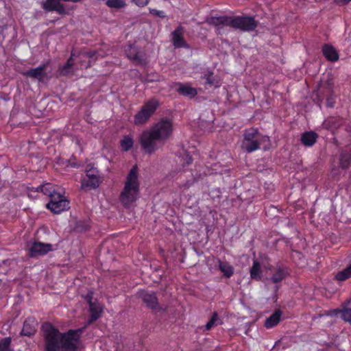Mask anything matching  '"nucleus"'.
Segmentation results:
<instances>
[{
	"mask_svg": "<svg viewBox=\"0 0 351 351\" xmlns=\"http://www.w3.org/2000/svg\"><path fill=\"white\" fill-rule=\"evenodd\" d=\"M206 80V83L210 86H213L215 84V78L214 73L212 71H207L202 77Z\"/></svg>",
	"mask_w": 351,
	"mask_h": 351,
	"instance_id": "nucleus-35",
	"label": "nucleus"
},
{
	"mask_svg": "<svg viewBox=\"0 0 351 351\" xmlns=\"http://www.w3.org/2000/svg\"><path fill=\"white\" fill-rule=\"evenodd\" d=\"M75 159H69L67 160V165L66 166L69 167H73V168H78L79 167H80V164L76 162L75 161Z\"/></svg>",
	"mask_w": 351,
	"mask_h": 351,
	"instance_id": "nucleus-44",
	"label": "nucleus"
},
{
	"mask_svg": "<svg viewBox=\"0 0 351 351\" xmlns=\"http://www.w3.org/2000/svg\"><path fill=\"white\" fill-rule=\"evenodd\" d=\"M66 64H69V65H71L73 67L74 59H72V57H69V58L66 60Z\"/></svg>",
	"mask_w": 351,
	"mask_h": 351,
	"instance_id": "nucleus-49",
	"label": "nucleus"
},
{
	"mask_svg": "<svg viewBox=\"0 0 351 351\" xmlns=\"http://www.w3.org/2000/svg\"><path fill=\"white\" fill-rule=\"evenodd\" d=\"M45 351H60L62 332L50 323L42 326Z\"/></svg>",
	"mask_w": 351,
	"mask_h": 351,
	"instance_id": "nucleus-3",
	"label": "nucleus"
},
{
	"mask_svg": "<svg viewBox=\"0 0 351 351\" xmlns=\"http://www.w3.org/2000/svg\"><path fill=\"white\" fill-rule=\"evenodd\" d=\"M250 273L252 279L256 280H260L261 279V266L260 262L258 260L254 259L253 261V265L250 268Z\"/></svg>",
	"mask_w": 351,
	"mask_h": 351,
	"instance_id": "nucleus-25",
	"label": "nucleus"
},
{
	"mask_svg": "<svg viewBox=\"0 0 351 351\" xmlns=\"http://www.w3.org/2000/svg\"><path fill=\"white\" fill-rule=\"evenodd\" d=\"M48 65V62L43 63L36 68L30 69L26 71L23 72L22 75L24 77H29L33 80H37L38 81L41 82L46 75L45 71Z\"/></svg>",
	"mask_w": 351,
	"mask_h": 351,
	"instance_id": "nucleus-13",
	"label": "nucleus"
},
{
	"mask_svg": "<svg viewBox=\"0 0 351 351\" xmlns=\"http://www.w3.org/2000/svg\"><path fill=\"white\" fill-rule=\"evenodd\" d=\"M81 0H62V1L64 2H73V3H77L80 1Z\"/></svg>",
	"mask_w": 351,
	"mask_h": 351,
	"instance_id": "nucleus-51",
	"label": "nucleus"
},
{
	"mask_svg": "<svg viewBox=\"0 0 351 351\" xmlns=\"http://www.w3.org/2000/svg\"><path fill=\"white\" fill-rule=\"evenodd\" d=\"M90 228V219L79 220L75 222L74 230L77 232H84Z\"/></svg>",
	"mask_w": 351,
	"mask_h": 351,
	"instance_id": "nucleus-28",
	"label": "nucleus"
},
{
	"mask_svg": "<svg viewBox=\"0 0 351 351\" xmlns=\"http://www.w3.org/2000/svg\"><path fill=\"white\" fill-rule=\"evenodd\" d=\"M232 16H211L206 19V22L213 26L217 27V34H221V25L230 27V21Z\"/></svg>",
	"mask_w": 351,
	"mask_h": 351,
	"instance_id": "nucleus-15",
	"label": "nucleus"
},
{
	"mask_svg": "<svg viewBox=\"0 0 351 351\" xmlns=\"http://www.w3.org/2000/svg\"><path fill=\"white\" fill-rule=\"evenodd\" d=\"M192 162L193 158L190 155V153L184 150L182 156H180V162H182V165L184 167L186 165H190Z\"/></svg>",
	"mask_w": 351,
	"mask_h": 351,
	"instance_id": "nucleus-34",
	"label": "nucleus"
},
{
	"mask_svg": "<svg viewBox=\"0 0 351 351\" xmlns=\"http://www.w3.org/2000/svg\"><path fill=\"white\" fill-rule=\"evenodd\" d=\"M350 1H351V0H335V3L339 5H345Z\"/></svg>",
	"mask_w": 351,
	"mask_h": 351,
	"instance_id": "nucleus-47",
	"label": "nucleus"
},
{
	"mask_svg": "<svg viewBox=\"0 0 351 351\" xmlns=\"http://www.w3.org/2000/svg\"><path fill=\"white\" fill-rule=\"evenodd\" d=\"M210 322H212V324L215 326V325H217L218 324H221V322L219 320V317H218V314L217 312H214L209 320Z\"/></svg>",
	"mask_w": 351,
	"mask_h": 351,
	"instance_id": "nucleus-40",
	"label": "nucleus"
},
{
	"mask_svg": "<svg viewBox=\"0 0 351 351\" xmlns=\"http://www.w3.org/2000/svg\"><path fill=\"white\" fill-rule=\"evenodd\" d=\"M85 300L87 302L88 305H90V304H94L95 302H93V292L91 291H89L86 295L84 297Z\"/></svg>",
	"mask_w": 351,
	"mask_h": 351,
	"instance_id": "nucleus-42",
	"label": "nucleus"
},
{
	"mask_svg": "<svg viewBox=\"0 0 351 351\" xmlns=\"http://www.w3.org/2000/svg\"><path fill=\"white\" fill-rule=\"evenodd\" d=\"M210 322H212V324L215 326V325H217L218 324H221V322L219 320V317H218V314L217 312H214L209 320Z\"/></svg>",
	"mask_w": 351,
	"mask_h": 351,
	"instance_id": "nucleus-39",
	"label": "nucleus"
},
{
	"mask_svg": "<svg viewBox=\"0 0 351 351\" xmlns=\"http://www.w3.org/2000/svg\"><path fill=\"white\" fill-rule=\"evenodd\" d=\"M322 53L326 60L336 62L339 60V54L335 47L329 44H324L322 47Z\"/></svg>",
	"mask_w": 351,
	"mask_h": 351,
	"instance_id": "nucleus-18",
	"label": "nucleus"
},
{
	"mask_svg": "<svg viewBox=\"0 0 351 351\" xmlns=\"http://www.w3.org/2000/svg\"><path fill=\"white\" fill-rule=\"evenodd\" d=\"M242 148L247 153L257 150L260 147V133L256 128H251L245 131Z\"/></svg>",
	"mask_w": 351,
	"mask_h": 351,
	"instance_id": "nucleus-9",
	"label": "nucleus"
},
{
	"mask_svg": "<svg viewBox=\"0 0 351 351\" xmlns=\"http://www.w3.org/2000/svg\"><path fill=\"white\" fill-rule=\"evenodd\" d=\"M133 1L138 6H141V7L145 6L149 2V0H133Z\"/></svg>",
	"mask_w": 351,
	"mask_h": 351,
	"instance_id": "nucleus-45",
	"label": "nucleus"
},
{
	"mask_svg": "<svg viewBox=\"0 0 351 351\" xmlns=\"http://www.w3.org/2000/svg\"><path fill=\"white\" fill-rule=\"evenodd\" d=\"M177 92L179 95L188 97L191 99L195 97L197 94L196 88L182 83H178Z\"/></svg>",
	"mask_w": 351,
	"mask_h": 351,
	"instance_id": "nucleus-20",
	"label": "nucleus"
},
{
	"mask_svg": "<svg viewBox=\"0 0 351 351\" xmlns=\"http://www.w3.org/2000/svg\"><path fill=\"white\" fill-rule=\"evenodd\" d=\"M158 106L159 101L156 98L148 100L142 106L141 110L134 116V124L138 125L145 123L155 112Z\"/></svg>",
	"mask_w": 351,
	"mask_h": 351,
	"instance_id": "nucleus-6",
	"label": "nucleus"
},
{
	"mask_svg": "<svg viewBox=\"0 0 351 351\" xmlns=\"http://www.w3.org/2000/svg\"><path fill=\"white\" fill-rule=\"evenodd\" d=\"M324 99H326V106L328 107V108H333L334 107V105H335V98H334V95H330V96H326V97H325Z\"/></svg>",
	"mask_w": 351,
	"mask_h": 351,
	"instance_id": "nucleus-38",
	"label": "nucleus"
},
{
	"mask_svg": "<svg viewBox=\"0 0 351 351\" xmlns=\"http://www.w3.org/2000/svg\"><path fill=\"white\" fill-rule=\"evenodd\" d=\"M339 312L342 319L350 323L351 325V308L344 307L343 309L340 310Z\"/></svg>",
	"mask_w": 351,
	"mask_h": 351,
	"instance_id": "nucleus-33",
	"label": "nucleus"
},
{
	"mask_svg": "<svg viewBox=\"0 0 351 351\" xmlns=\"http://www.w3.org/2000/svg\"><path fill=\"white\" fill-rule=\"evenodd\" d=\"M318 134L313 131L304 132L301 134L300 141L306 147L313 146L317 140Z\"/></svg>",
	"mask_w": 351,
	"mask_h": 351,
	"instance_id": "nucleus-19",
	"label": "nucleus"
},
{
	"mask_svg": "<svg viewBox=\"0 0 351 351\" xmlns=\"http://www.w3.org/2000/svg\"><path fill=\"white\" fill-rule=\"evenodd\" d=\"M172 130L171 121L162 119L149 130L143 131L138 139L142 150L147 154H153L164 145Z\"/></svg>",
	"mask_w": 351,
	"mask_h": 351,
	"instance_id": "nucleus-1",
	"label": "nucleus"
},
{
	"mask_svg": "<svg viewBox=\"0 0 351 351\" xmlns=\"http://www.w3.org/2000/svg\"><path fill=\"white\" fill-rule=\"evenodd\" d=\"M106 4L109 8L119 9L125 6L124 0H107Z\"/></svg>",
	"mask_w": 351,
	"mask_h": 351,
	"instance_id": "nucleus-31",
	"label": "nucleus"
},
{
	"mask_svg": "<svg viewBox=\"0 0 351 351\" xmlns=\"http://www.w3.org/2000/svg\"><path fill=\"white\" fill-rule=\"evenodd\" d=\"M12 339L11 337H5L0 341V351H11Z\"/></svg>",
	"mask_w": 351,
	"mask_h": 351,
	"instance_id": "nucleus-32",
	"label": "nucleus"
},
{
	"mask_svg": "<svg viewBox=\"0 0 351 351\" xmlns=\"http://www.w3.org/2000/svg\"><path fill=\"white\" fill-rule=\"evenodd\" d=\"M351 165V154L347 151H342L339 156V165L342 169H347Z\"/></svg>",
	"mask_w": 351,
	"mask_h": 351,
	"instance_id": "nucleus-26",
	"label": "nucleus"
},
{
	"mask_svg": "<svg viewBox=\"0 0 351 351\" xmlns=\"http://www.w3.org/2000/svg\"><path fill=\"white\" fill-rule=\"evenodd\" d=\"M219 269L226 278H230L234 274V268L227 262L219 260Z\"/></svg>",
	"mask_w": 351,
	"mask_h": 351,
	"instance_id": "nucleus-27",
	"label": "nucleus"
},
{
	"mask_svg": "<svg viewBox=\"0 0 351 351\" xmlns=\"http://www.w3.org/2000/svg\"><path fill=\"white\" fill-rule=\"evenodd\" d=\"M73 66L69 64H64V65L58 68L59 75L61 76H67L69 74L73 73Z\"/></svg>",
	"mask_w": 351,
	"mask_h": 351,
	"instance_id": "nucleus-30",
	"label": "nucleus"
},
{
	"mask_svg": "<svg viewBox=\"0 0 351 351\" xmlns=\"http://www.w3.org/2000/svg\"><path fill=\"white\" fill-rule=\"evenodd\" d=\"M134 145V141L132 137L125 136L121 141V147L123 151H129Z\"/></svg>",
	"mask_w": 351,
	"mask_h": 351,
	"instance_id": "nucleus-29",
	"label": "nucleus"
},
{
	"mask_svg": "<svg viewBox=\"0 0 351 351\" xmlns=\"http://www.w3.org/2000/svg\"><path fill=\"white\" fill-rule=\"evenodd\" d=\"M86 326L62 332L60 351H80L79 343Z\"/></svg>",
	"mask_w": 351,
	"mask_h": 351,
	"instance_id": "nucleus-5",
	"label": "nucleus"
},
{
	"mask_svg": "<svg viewBox=\"0 0 351 351\" xmlns=\"http://www.w3.org/2000/svg\"><path fill=\"white\" fill-rule=\"evenodd\" d=\"M345 273L349 275L350 278H351V263L347 266L345 269H343Z\"/></svg>",
	"mask_w": 351,
	"mask_h": 351,
	"instance_id": "nucleus-48",
	"label": "nucleus"
},
{
	"mask_svg": "<svg viewBox=\"0 0 351 351\" xmlns=\"http://www.w3.org/2000/svg\"><path fill=\"white\" fill-rule=\"evenodd\" d=\"M53 250L52 245L41 242H34L29 248V256H43Z\"/></svg>",
	"mask_w": 351,
	"mask_h": 351,
	"instance_id": "nucleus-12",
	"label": "nucleus"
},
{
	"mask_svg": "<svg viewBox=\"0 0 351 351\" xmlns=\"http://www.w3.org/2000/svg\"><path fill=\"white\" fill-rule=\"evenodd\" d=\"M89 311L90 316L87 321L88 325L100 317L102 310L98 304L94 303L89 305Z\"/></svg>",
	"mask_w": 351,
	"mask_h": 351,
	"instance_id": "nucleus-23",
	"label": "nucleus"
},
{
	"mask_svg": "<svg viewBox=\"0 0 351 351\" xmlns=\"http://www.w3.org/2000/svg\"><path fill=\"white\" fill-rule=\"evenodd\" d=\"M86 176L87 179L81 181L80 189L82 190L96 189L102 182L99 171L90 165L86 169Z\"/></svg>",
	"mask_w": 351,
	"mask_h": 351,
	"instance_id": "nucleus-8",
	"label": "nucleus"
},
{
	"mask_svg": "<svg viewBox=\"0 0 351 351\" xmlns=\"http://www.w3.org/2000/svg\"><path fill=\"white\" fill-rule=\"evenodd\" d=\"M96 51H89L84 53L83 55L87 58H93L96 55Z\"/></svg>",
	"mask_w": 351,
	"mask_h": 351,
	"instance_id": "nucleus-46",
	"label": "nucleus"
},
{
	"mask_svg": "<svg viewBox=\"0 0 351 351\" xmlns=\"http://www.w3.org/2000/svg\"><path fill=\"white\" fill-rule=\"evenodd\" d=\"M11 260L5 258L3 254L0 252V267L3 265H10Z\"/></svg>",
	"mask_w": 351,
	"mask_h": 351,
	"instance_id": "nucleus-43",
	"label": "nucleus"
},
{
	"mask_svg": "<svg viewBox=\"0 0 351 351\" xmlns=\"http://www.w3.org/2000/svg\"><path fill=\"white\" fill-rule=\"evenodd\" d=\"M47 208L54 214H60L69 208V202L59 193L50 199L47 204Z\"/></svg>",
	"mask_w": 351,
	"mask_h": 351,
	"instance_id": "nucleus-11",
	"label": "nucleus"
},
{
	"mask_svg": "<svg viewBox=\"0 0 351 351\" xmlns=\"http://www.w3.org/2000/svg\"><path fill=\"white\" fill-rule=\"evenodd\" d=\"M230 22V27L247 32L255 30L258 25L254 17L250 16H233Z\"/></svg>",
	"mask_w": 351,
	"mask_h": 351,
	"instance_id": "nucleus-7",
	"label": "nucleus"
},
{
	"mask_svg": "<svg viewBox=\"0 0 351 351\" xmlns=\"http://www.w3.org/2000/svg\"><path fill=\"white\" fill-rule=\"evenodd\" d=\"M149 12H150V14L157 16L162 19L165 17V14L163 11L158 10L156 9H150Z\"/></svg>",
	"mask_w": 351,
	"mask_h": 351,
	"instance_id": "nucleus-41",
	"label": "nucleus"
},
{
	"mask_svg": "<svg viewBox=\"0 0 351 351\" xmlns=\"http://www.w3.org/2000/svg\"><path fill=\"white\" fill-rule=\"evenodd\" d=\"M314 102L321 108L322 104L326 96L333 95V83L331 80H327L326 82L318 84L317 89L315 91Z\"/></svg>",
	"mask_w": 351,
	"mask_h": 351,
	"instance_id": "nucleus-10",
	"label": "nucleus"
},
{
	"mask_svg": "<svg viewBox=\"0 0 351 351\" xmlns=\"http://www.w3.org/2000/svg\"><path fill=\"white\" fill-rule=\"evenodd\" d=\"M282 316V311L280 310H276L265 322V327L271 328L276 326L280 321Z\"/></svg>",
	"mask_w": 351,
	"mask_h": 351,
	"instance_id": "nucleus-22",
	"label": "nucleus"
},
{
	"mask_svg": "<svg viewBox=\"0 0 351 351\" xmlns=\"http://www.w3.org/2000/svg\"><path fill=\"white\" fill-rule=\"evenodd\" d=\"M184 27L182 25H179L176 29L171 33V40L175 48H185L189 49V45L185 41L184 37Z\"/></svg>",
	"mask_w": 351,
	"mask_h": 351,
	"instance_id": "nucleus-14",
	"label": "nucleus"
},
{
	"mask_svg": "<svg viewBox=\"0 0 351 351\" xmlns=\"http://www.w3.org/2000/svg\"><path fill=\"white\" fill-rule=\"evenodd\" d=\"M38 322L34 317H28L24 321L21 336L32 337L35 335L37 330Z\"/></svg>",
	"mask_w": 351,
	"mask_h": 351,
	"instance_id": "nucleus-16",
	"label": "nucleus"
},
{
	"mask_svg": "<svg viewBox=\"0 0 351 351\" xmlns=\"http://www.w3.org/2000/svg\"><path fill=\"white\" fill-rule=\"evenodd\" d=\"M140 184L138 180V167L133 166L126 177L124 187L119 195L122 205L129 208L139 197Z\"/></svg>",
	"mask_w": 351,
	"mask_h": 351,
	"instance_id": "nucleus-2",
	"label": "nucleus"
},
{
	"mask_svg": "<svg viewBox=\"0 0 351 351\" xmlns=\"http://www.w3.org/2000/svg\"><path fill=\"white\" fill-rule=\"evenodd\" d=\"M136 296L141 300L143 305L154 313L165 312L167 310V306L160 304L156 293L153 291L140 289Z\"/></svg>",
	"mask_w": 351,
	"mask_h": 351,
	"instance_id": "nucleus-4",
	"label": "nucleus"
},
{
	"mask_svg": "<svg viewBox=\"0 0 351 351\" xmlns=\"http://www.w3.org/2000/svg\"><path fill=\"white\" fill-rule=\"evenodd\" d=\"M350 278L349 275H348L345 271L343 270L339 271L335 276V279L338 281H345L347 279Z\"/></svg>",
	"mask_w": 351,
	"mask_h": 351,
	"instance_id": "nucleus-37",
	"label": "nucleus"
},
{
	"mask_svg": "<svg viewBox=\"0 0 351 351\" xmlns=\"http://www.w3.org/2000/svg\"><path fill=\"white\" fill-rule=\"evenodd\" d=\"M343 124V120L339 117H329L324 122V125L328 130H334L339 128Z\"/></svg>",
	"mask_w": 351,
	"mask_h": 351,
	"instance_id": "nucleus-24",
	"label": "nucleus"
},
{
	"mask_svg": "<svg viewBox=\"0 0 351 351\" xmlns=\"http://www.w3.org/2000/svg\"><path fill=\"white\" fill-rule=\"evenodd\" d=\"M35 191H40L44 195L49 196L50 199L55 197V195H58L59 193L56 191L55 186L50 183H45L43 185H40L36 188Z\"/></svg>",
	"mask_w": 351,
	"mask_h": 351,
	"instance_id": "nucleus-21",
	"label": "nucleus"
},
{
	"mask_svg": "<svg viewBox=\"0 0 351 351\" xmlns=\"http://www.w3.org/2000/svg\"><path fill=\"white\" fill-rule=\"evenodd\" d=\"M70 57H72V59H74V58L75 57V55L73 53V51H71Z\"/></svg>",
	"mask_w": 351,
	"mask_h": 351,
	"instance_id": "nucleus-52",
	"label": "nucleus"
},
{
	"mask_svg": "<svg viewBox=\"0 0 351 351\" xmlns=\"http://www.w3.org/2000/svg\"><path fill=\"white\" fill-rule=\"evenodd\" d=\"M285 276L284 274V271L282 269L279 268L278 271L273 274V276L271 278V280L274 283H278L281 282L284 278Z\"/></svg>",
	"mask_w": 351,
	"mask_h": 351,
	"instance_id": "nucleus-36",
	"label": "nucleus"
},
{
	"mask_svg": "<svg viewBox=\"0 0 351 351\" xmlns=\"http://www.w3.org/2000/svg\"><path fill=\"white\" fill-rule=\"evenodd\" d=\"M125 52L126 54V56L138 63V64H144L145 60L143 59V56L140 54V49L139 48L134 45H129L125 47Z\"/></svg>",
	"mask_w": 351,
	"mask_h": 351,
	"instance_id": "nucleus-17",
	"label": "nucleus"
},
{
	"mask_svg": "<svg viewBox=\"0 0 351 351\" xmlns=\"http://www.w3.org/2000/svg\"><path fill=\"white\" fill-rule=\"evenodd\" d=\"M214 326V325L212 324V322H210V321H208L206 326H205V328L206 330H210L211 328H213Z\"/></svg>",
	"mask_w": 351,
	"mask_h": 351,
	"instance_id": "nucleus-50",
	"label": "nucleus"
}]
</instances>
